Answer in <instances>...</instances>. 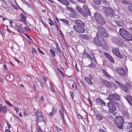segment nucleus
I'll list each match as a JSON object with an SVG mask.
<instances>
[{"label":"nucleus","instance_id":"obj_7","mask_svg":"<svg viewBox=\"0 0 132 132\" xmlns=\"http://www.w3.org/2000/svg\"><path fill=\"white\" fill-rule=\"evenodd\" d=\"M35 116L38 122H41L43 121V117L41 110H38L35 113Z\"/></svg>","mask_w":132,"mask_h":132},{"label":"nucleus","instance_id":"obj_52","mask_svg":"<svg viewBox=\"0 0 132 132\" xmlns=\"http://www.w3.org/2000/svg\"><path fill=\"white\" fill-rule=\"evenodd\" d=\"M73 92H71L70 93V96L72 97V100H74V95H73Z\"/></svg>","mask_w":132,"mask_h":132},{"label":"nucleus","instance_id":"obj_49","mask_svg":"<svg viewBox=\"0 0 132 132\" xmlns=\"http://www.w3.org/2000/svg\"><path fill=\"white\" fill-rule=\"evenodd\" d=\"M37 49L38 51L39 52V53H41L43 55H45V54L44 53L42 52L38 47H37Z\"/></svg>","mask_w":132,"mask_h":132},{"label":"nucleus","instance_id":"obj_47","mask_svg":"<svg viewBox=\"0 0 132 132\" xmlns=\"http://www.w3.org/2000/svg\"><path fill=\"white\" fill-rule=\"evenodd\" d=\"M59 72L61 73V76L62 77V78H63L64 77H65L63 73V72H62V71L60 70V69H59Z\"/></svg>","mask_w":132,"mask_h":132},{"label":"nucleus","instance_id":"obj_9","mask_svg":"<svg viewBox=\"0 0 132 132\" xmlns=\"http://www.w3.org/2000/svg\"><path fill=\"white\" fill-rule=\"evenodd\" d=\"M119 49L117 47L114 48L112 50V52L114 54L120 58H122L123 57V56L119 53Z\"/></svg>","mask_w":132,"mask_h":132},{"label":"nucleus","instance_id":"obj_16","mask_svg":"<svg viewBox=\"0 0 132 132\" xmlns=\"http://www.w3.org/2000/svg\"><path fill=\"white\" fill-rule=\"evenodd\" d=\"M128 31L126 30L125 29L123 28H120L119 30V32L120 35L123 38L125 35Z\"/></svg>","mask_w":132,"mask_h":132},{"label":"nucleus","instance_id":"obj_4","mask_svg":"<svg viewBox=\"0 0 132 132\" xmlns=\"http://www.w3.org/2000/svg\"><path fill=\"white\" fill-rule=\"evenodd\" d=\"M115 121L117 127L122 129L124 121L123 117L120 116H117L116 118Z\"/></svg>","mask_w":132,"mask_h":132},{"label":"nucleus","instance_id":"obj_2","mask_svg":"<svg viewBox=\"0 0 132 132\" xmlns=\"http://www.w3.org/2000/svg\"><path fill=\"white\" fill-rule=\"evenodd\" d=\"M74 22L76 23L75 25H73V28L74 30L79 33H84L85 29L84 28L85 26L84 23L78 19L75 20Z\"/></svg>","mask_w":132,"mask_h":132},{"label":"nucleus","instance_id":"obj_18","mask_svg":"<svg viewBox=\"0 0 132 132\" xmlns=\"http://www.w3.org/2000/svg\"><path fill=\"white\" fill-rule=\"evenodd\" d=\"M7 111V109L6 106H2L1 104H0V112H2L3 113H5Z\"/></svg>","mask_w":132,"mask_h":132},{"label":"nucleus","instance_id":"obj_19","mask_svg":"<svg viewBox=\"0 0 132 132\" xmlns=\"http://www.w3.org/2000/svg\"><path fill=\"white\" fill-rule=\"evenodd\" d=\"M125 36L123 38L126 40L128 41H130L132 39V37L131 35L129 33V32L126 33L125 35Z\"/></svg>","mask_w":132,"mask_h":132},{"label":"nucleus","instance_id":"obj_50","mask_svg":"<svg viewBox=\"0 0 132 132\" xmlns=\"http://www.w3.org/2000/svg\"><path fill=\"white\" fill-rule=\"evenodd\" d=\"M122 3L123 4L126 5L128 4V2L125 0H122Z\"/></svg>","mask_w":132,"mask_h":132},{"label":"nucleus","instance_id":"obj_46","mask_svg":"<svg viewBox=\"0 0 132 132\" xmlns=\"http://www.w3.org/2000/svg\"><path fill=\"white\" fill-rule=\"evenodd\" d=\"M14 109L16 111V112L17 113L19 112V110L18 108L16 106H14Z\"/></svg>","mask_w":132,"mask_h":132},{"label":"nucleus","instance_id":"obj_63","mask_svg":"<svg viewBox=\"0 0 132 132\" xmlns=\"http://www.w3.org/2000/svg\"><path fill=\"white\" fill-rule=\"evenodd\" d=\"M37 79H38V81H39L40 84H41V83H42L43 82V81L40 79L39 78L38 79L37 78Z\"/></svg>","mask_w":132,"mask_h":132},{"label":"nucleus","instance_id":"obj_30","mask_svg":"<svg viewBox=\"0 0 132 132\" xmlns=\"http://www.w3.org/2000/svg\"><path fill=\"white\" fill-rule=\"evenodd\" d=\"M50 87L52 92L55 93V90L54 88L53 87L52 83L50 81Z\"/></svg>","mask_w":132,"mask_h":132},{"label":"nucleus","instance_id":"obj_10","mask_svg":"<svg viewBox=\"0 0 132 132\" xmlns=\"http://www.w3.org/2000/svg\"><path fill=\"white\" fill-rule=\"evenodd\" d=\"M116 71L119 74L122 76H125L126 74L125 70L122 68H120L116 69Z\"/></svg>","mask_w":132,"mask_h":132},{"label":"nucleus","instance_id":"obj_28","mask_svg":"<svg viewBox=\"0 0 132 132\" xmlns=\"http://www.w3.org/2000/svg\"><path fill=\"white\" fill-rule=\"evenodd\" d=\"M83 57L84 58L89 57L90 56L84 50L82 53Z\"/></svg>","mask_w":132,"mask_h":132},{"label":"nucleus","instance_id":"obj_3","mask_svg":"<svg viewBox=\"0 0 132 132\" xmlns=\"http://www.w3.org/2000/svg\"><path fill=\"white\" fill-rule=\"evenodd\" d=\"M118 103L115 101H110L107 103V106L109 108V112L112 114L114 116L117 115V114L116 112V105L118 104Z\"/></svg>","mask_w":132,"mask_h":132},{"label":"nucleus","instance_id":"obj_13","mask_svg":"<svg viewBox=\"0 0 132 132\" xmlns=\"http://www.w3.org/2000/svg\"><path fill=\"white\" fill-rule=\"evenodd\" d=\"M102 80L103 86L109 87L110 86L111 84L109 81L103 79Z\"/></svg>","mask_w":132,"mask_h":132},{"label":"nucleus","instance_id":"obj_61","mask_svg":"<svg viewBox=\"0 0 132 132\" xmlns=\"http://www.w3.org/2000/svg\"><path fill=\"white\" fill-rule=\"evenodd\" d=\"M6 123L8 127L9 128V129H10L11 127V126L10 125L8 122H6Z\"/></svg>","mask_w":132,"mask_h":132},{"label":"nucleus","instance_id":"obj_58","mask_svg":"<svg viewBox=\"0 0 132 132\" xmlns=\"http://www.w3.org/2000/svg\"><path fill=\"white\" fill-rule=\"evenodd\" d=\"M33 87L34 89L35 90H37V87L36 85L35 84H33Z\"/></svg>","mask_w":132,"mask_h":132},{"label":"nucleus","instance_id":"obj_29","mask_svg":"<svg viewBox=\"0 0 132 132\" xmlns=\"http://www.w3.org/2000/svg\"><path fill=\"white\" fill-rule=\"evenodd\" d=\"M32 50L33 55L35 56H37V54L36 49L34 48H32Z\"/></svg>","mask_w":132,"mask_h":132},{"label":"nucleus","instance_id":"obj_40","mask_svg":"<svg viewBox=\"0 0 132 132\" xmlns=\"http://www.w3.org/2000/svg\"><path fill=\"white\" fill-rule=\"evenodd\" d=\"M123 116L126 118L129 117V115L128 112H125L123 113Z\"/></svg>","mask_w":132,"mask_h":132},{"label":"nucleus","instance_id":"obj_32","mask_svg":"<svg viewBox=\"0 0 132 132\" xmlns=\"http://www.w3.org/2000/svg\"><path fill=\"white\" fill-rule=\"evenodd\" d=\"M50 51L51 54L53 57H54L55 56L56 54L55 52V51L54 49H50Z\"/></svg>","mask_w":132,"mask_h":132},{"label":"nucleus","instance_id":"obj_24","mask_svg":"<svg viewBox=\"0 0 132 132\" xmlns=\"http://www.w3.org/2000/svg\"><path fill=\"white\" fill-rule=\"evenodd\" d=\"M125 97L129 104L132 105V97L130 95H127L126 97Z\"/></svg>","mask_w":132,"mask_h":132},{"label":"nucleus","instance_id":"obj_38","mask_svg":"<svg viewBox=\"0 0 132 132\" xmlns=\"http://www.w3.org/2000/svg\"><path fill=\"white\" fill-rule=\"evenodd\" d=\"M93 2L95 4L97 5H99L101 3L100 0H94Z\"/></svg>","mask_w":132,"mask_h":132},{"label":"nucleus","instance_id":"obj_60","mask_svg":"<svg viewBox=\"0 0 132 132\" xmlns=\"http://www.w3.org/2000/svg\"><path fill=\"white\" fill-rule=\"evenodd\" d=\"M77 117L79 119H81L82 117V116L79 114H78Z\"/></svg>","mask_w":132,"mask_h":132},{"label":"nucleus","instance_id":"obj_55","mask_svg":"<svg viewBox=\"0 0 132 132\" xmlns=\"http://www.w3.org/2000/svg\"><path fill=\"white\" fill-rule=\"evenodd\" d=\"M43 80L44 81L45 83H46V82L47 81V79L44 76H43Z\"/></svg>","mask_w":132,"mask_h":132},{"label":"nucleus","instance_id":"obj_33","mask_svg":"<svg viewBox=\"0 0 132 132\" xmlns=\"http://www.w3.org/2000/svg\"><path fill=\"white\" fill-rule=\"evenodd\" d=\"M72 16L75 18H76L78 16V13L76 11H74L72 14Z\"/></svg>","mask_w":132,"mask_h":132},{"label":"nucleus","instance_id":"obj_39","mask_svg":"<svg viewBox=\"0 0 132 132\" xmlns=\"http://www.w3.org/2000/svg\"><path fill=\"white\" fill-rule=\"evenodd\" d=\"M48 19L49 21V24L50 26H52L54 24L53 21L50 18H48Z\"/></svg>","mask_w":132,"mask_h":132},{"label":"nucleus","instance_id":"obj_20","mask_svg":"<svg viewBox=\"0 0 132 132\" xmlns=\"http://www.w3.org/2000/svg\"><path fill=\"white\" fill-rule=\"evenodd\" d=\"M78 37L80 39L85 40H88L89 38V37L85 34L79 35Z\"/></svg>","mask_w":132,"mask_h":132},{"label":"nucleus","instance_id":"obj_56","mask_svg":"<svg viewBox=\"0 0 132 132\" xmlns=\"http://www.w3.org/2000/svg\"><path fill=\"white\" fill-rule=\"evenodd\" d=\"M6 30L8 32L10 33V34L12 32L8 28H6Z\"/></svg>","mask_w":132,"mask_h":132},{"label":"nucleus","instance_id":"obj_57","mask_svg":"<svg viewBox=\"0 0 132 132\" xmlns=\"http://www.w3.org/2000/svg\"><path fill=\"white\" fill-rule=\"evenodd\" d=\"M6 103L10 106H12L11 104V103L9 102L8 101H7L6 100Z\"/></svg>","mask_w":132,"mask_h":132},{"label":"nucleus","instance_id":"obj_59","mask_svg":"<svg viewBox=\"0 0 132 132\" xmlns=\"http://www.w3.org/2000/svg\"><path fill=\"white\" fill-rule=\"evenodd\" d=\"M40 100L42 102L44 101V98L43 95H41V96Z\"/></svg>","mask_w":132,"mask_h":132},{"label":"nucleus","instance_id":"obj_62","mask_svg":"<svg viewBox=\"0 0 132 132\" xmlns=\"http://www.w3.org/2000/svg\"><path fill=\"white\" fill-rule=\"evenodd\" d=\"M59 112L60 115H62L64 114L63 111L62 110H59Z\"/></svg>","mask_w":132,"mask_h":132},{"label":"nucleus","instance_id":"obj_6","mask_svg":"<svg viewBox=\"0 0 132 132\" xmlns=\"http://www.w3.org/2000/svg\"><path fill=\"white\" fill-rule=\"evenodd\" d=\"M104 11L105 14L108 16L114 17V11L112 9L109 7H107L105 8Z\"/></svg>","mask_w":132,"mask_h":132},{"label":"nucleus","instance_id":"obj_54","mask_svg":"<svg viewBox=\"0 0 132 132\" xmlns=\"http://www.w3.org/2000/svg\"><path fill=\"white\" fill-rule=\"evenodd\" d=\"M72 86L73 88H75L76 89L77 87V85L75 83H73Z\"/></svg>","mask_w":132,"mask_h":132},{"label":"nucleus","instance_id":"obj_36","mask_svg":"<svg viewBox=\"0 0 132 132\" xmlns=\"http://www.w3.org/2000/svg\"><path fill=\"white\" fill-rule=\"evenodd\" d=\"M118 42H117L119 45L121 46L122 45H123L124 43V42H123V40L121 39H118Z\"/></svg>","mask_w":132,"mask_h":132},{"label":"nucleus","instance_id":"obj_44","mask_svg":"<svg viewBox=\"0 0 132 132\" xmlns=\"http://www.w3.org/2000/svg\"><path fill=\"white\" fill-rule=\"evenodd\" d=\"M128 10L130 12H132V5H129L127 6Z\"/></svg>","mask_w":132,"mask_h":132},{"label":"nucleus","instance_id":"obj_12","mask_svg":"<svg viewBox=\"0 0 132 132\" xmlns=\"http://www.w3.org/2000/svg\"><path fill=\"white\" fill-rule=\"evenodd\" d=\"M24 13V14L22 13L19 15V19L18 20L19 21H22L24 22L26 24V19L27 17L26 15H25V14L24 13Z\"/></svg>","mask_w":132,"mask_h":132},{"label":"nucleus","instance_id":"obj_11","mask_svg":"<svg viewBox=\"0 0 132 132\" xmlns=\"http://www.w3.org/2000/svg\"><path fill=\"white\" fill-rule=\"evenodd\" d=\"M76 9L77 10L78 12L80 13L81 14L83 15L85 17H86L87 16L86 13L84 11L78 6H76Z\"/></svg>","mask_w":132,"mask_h":132},{"label":"nucleus","instance_id":"obj_15","mask_svg":"<svg viewBox=\"0 0 132 132\" xmlns=\"http://www.w3.org/2000/svg\"><path fill=\"white\" fill-rule=\"evenodd\" d=\"M15 29L19 33H24L25 31L24 29L22 28L19 26L16 25L15 27Z\"/></svg>","mask_w":132,"mask_h":132},{"label":"nucleus","instance_id":"obj_64","mask_svg":"<svg viewBox=\"0 0 132 132\" xmlns=\"http://www.w3.org/2000/svg\"><path fill=\"white\" fill-rule=\"evenodd\" d=\"M56 128L57 130V131L58 132H59L61 131V129L60 128L56 126Z\"/></svg>","mask_w":132,"mask_h":132},{"label":"nucleus","instance_id":"obj_17","mask_svg":"<svg viewBox=\"0 0 132 132\" xmlns=\"http://www.w3.org/2000/svg\"><path fill=\"white\" fill-rule=\"evenodd\" d=\"M57 110V109L55 108L53 106L52 109V111L50 112V113L48 114L49 116L50 117H52L54 114L56 113Z\"/></svg>","mask_w":132,"mask_h":132},{"label":"nucleus","instance_id":"obj_42","mask_svg":"<svg viewBox=\"0 0 132 132\" xmlns=\"http://www.w3.org/2000/svg\"><path fill=\"white\" fill-rule=\"evenodd\" d=\"M122 89L126 92H127L128 90V89L124 85L122 87Z\"/></svg>","mask_w":132,"mask_h":132},{"label":"nucleus","instance_id":"obj_26","mask_svg":"<svg viewBox=\"0 0 132 132\" xmlns=\"http://www.w3.org/2000/svg\"><path fill=\"white\" fill-rule=\"evenodd\" d=\"M84 79L85 81V82L86 83L90 85H91L93 84V81L91 80L90 79V78L87 77H84Z\"/></svg>","mask_w":132,"mask_h":132},{"label":"nucleus","instance_id":"obj_48","mask_svg":"<svg viewBox=\"0 0 132 132\" xmlns=\"http://www.w3.org/2000/svg\"><path fill=\"white\" fill-rule=\"evenodd\" d=\"M116 83H117V84L121 87V88H122V87H123V86H124L122 84L120 83V82H118V81H116Z\"/></svg>","mask_w":132,"mask_h":132},{"label":"nucleus","instance_id":"obj_35","mask_svg":"<svg viewBox=\"0 0 132 132\" xmlns=\"http://www.w3.org/2000/svg\"><path fill=\"white\" fill-rule=\"evenodd\" d=\"M56 47L57 48V52H56L57 53V52H59L61 53V50L60 49L59 46L57 43H56Z\"/></svg>","mask_w":132,"mask_h":132},{"label":"nucleus","instance_id":"obj_21","mask_svg":"<svg viewBox=\"0 0 132 132\" xmlns=\"http://www.w3.org/2000/svg\"><path fill=\"white\" fill-rule=\"evenodd\" d=\"M83 8L87 14V15L90 16L91 15V13L89 9L87 6L86 5H84L83 6Z\"/></svg>","mask_w":132,"mask_h":132},{"label":"nucleus","instance_id":"obj_23","mask_svg":"<svg viewBox=\"0 0 132 132\" xmlns=\"http://www.w3.org/2000/svg\"><path fill=\"white\" fill-rule=\"evenodd\" d=\"M102 17V16L98 13H96L94 15V17L97 22Z\"/></svg>","mask_w":132,"mask_h":132},{"label":"nucleus","instance_id":"obj_43","mask_svg":"<svg viewBox=\"0 0 132 132\" xmlns=\"http://www.w3.org/2000/svg\"><path fill=\"white\" fill-rule=\"evenodd\" d=\"M104 55L108 59H109L111 56V55H110L109 53L106 52L104 53Z\"/></svg>","mask_w":132,"mask_h":132},{"label":"nucleus","instance_id":"obj_34","mask_svg":"<svg viewBox=\"0 0 132 132\" xmlns=\"http://www.w3.org/2000/svg\"><path fill=\"white\" fill-rule=\"evenodd\" d=\"M59 20L61 21L64 22L67 24H68L69 23L68 20L65 19H60Z\"/></svg>","mask_w":132,"mask_h":132},{"label":"nucleus","instance_id":"obj_8","mask_svg":"<svg viewBox=\"0 0 132 132\" xmlns=\"http://www.w3.org/2000/svg\"><path fill=\"white\" fill-rule=\"evenodd\" d=\"M97 29L104 37L106 38L108 36V33L103 27L101 26H99L98 27Z\"/></svg>","mask_w":132,"mask_h":132},{"label":"nucleus","instance_id":"obj_45","mask_svg":"<svg viewBox=\"0 0 132 132\" xmlns=\"http://www.w3.org/2000/svg\"><path fill=\"white\" fill-rule=\"evenodd\" d=\"M108 59L111 62L113 63H114V60L111 56V57H110Z\"/></svg>","mask_w":132,"mask_h":132},{"label":"nucleus","instance_id":"obj_27","mask_svg":"<svg viewBox=\"0 0 132 132\" xmlns=\"http://www.w3.org/2000/svg\"><path fill=\"white\" fill-rule=\"evenodd\" d=\"M102 72L104 76L110 79L111 78V76L104 70H103Z\"/></svg>","mask_w":132,"mask_h":132},{"label":"nucleus","instance_id":"obj_51","mask_svg":"<svg viewBox=\"0 0 132 132\" xmlns=\"http://www.w3.org/2000/svg\"><path fill=\"white\" fill-rule=\"evenodd\" d=\"M117 26L118 27H122V24L120 21H118V22Z\"/></svg>","mask_w":132,"mask_h":132},{"label":"nucleus","instance_id":"obj_25","mask_svg":"<svg viewBox=\"0 0 132 132\" xmlns=\"http://www.w3.org/2000/svg\"><path fill=\"white\" fill-rule=\"evenodd\" d=\"M97 22L99 24L102 25L105 24V20L102 17L99 19Z\"/></svg>","mask_w":132,"mask_h":132},{"label":"nucleus","instance_id":"obj_5","mask_svg":"<svg viewBox=\"0 0 132 132\" xmlns=\"http://www.w3.org/2000/svg\"><path fill=\"white\" fill-rule=\"evenodd\" d=\"M120 97L119 95L115 94H110L109 96V97L107 98V99L110 101H112L113 100L118 101L120 100Z\"/></svg>","mask_w":132,"mask_h":132},{"label":"nucleus","instance_id":"obj_41","mask_svg":"<svg viewBox=\"0 0 132 132\" xmlns=\"http://www.w3.org/2000/svg\"><path fill=\"white\" fill-rule=\"evenodd\" d=\"M96 117L97 120H101L103 119L102 117L100 115H96Z\"/></svg>","mask_w":132,"mask_h":132},{"label":"nucleus","instance_id":"obj_14","mask_svg":"<svg viewBox=\"0 0 132 132\" xmlns=\"http://www.w3.org/2000/svg\"><path fill=\"white\" fill-rule=\"evenodd\" d=\"M97 103L99 105H103L105 106L106 105V103L101 98L97 97L96 100Z\"/></svg>","mask_w":132,"mask_h":132},{"label":"nucleus","instance_id":"obj_37","mask_svg":"<svg viewBox=\"0 0 132 132\" xmlns=\"http://www.w3.org/2000/svg\"><path fill=\"white\" fill-rule=\"evenodd\" d=\"M24 35L27 37L29 41L30 42H32L33 40L31 38H30V36L28 35H27L26 33L24 34Z\"/></svg>","mask_w":132,"mask_h":132},{"label":"nucleus","instance_id":"obj_22","mask_svg":"<svg viewBox=\"0 0 132 132\" xmlns=\"http://www.w3.org/2000/svg\"><path fill=\"white\" fill-rule=\"evenodd\" d=\"M58 1L63 5L68 6L69 4V2L67 0H57Z\"/></svg>","mask_w":132,"mask_h":132},{"label":"nucleus","instance_id":"obj_31","mask_svg":"<svg viewBox=\"0 0 132 132\" xmlns=\"http://www.w3.org/2000/svg\"><path fill=\"white\" fill-rule=\"evenodd\" d=\"M89 67L90 68H95L96 67V65L95 62L92 61L90 65H88Z\"/></svg>","mask_w":132,"mask_h":132},{"label":"nucleus","instance_id":"obj_53","mask_svg":"<svg viewBox=\"0 0 132 132\" xmlns=\"http://www.w3.org/2000/svg\"><path fill=\"white\" fill-rule=\"evenodd\" d=\"M37 130L38 132H43L41 128L39 126L37 127Z\"/></svg>","mask_w":132,"mask_h":132},{"label":"nucleus","instance_id":"obj_1","mask_svg":"<svg viewBox=\"0 0 132 132\" xmlns=\"http://www.w3.org/2000/svg\"><path fill=\"white\" fill-rule=\"evenodd\" d=\"M94 42L98 46H102L104 49L108 48V46L102 35L99 32H97L96 37L94 38Z\"/></svg>","mask_w":132,"mask_h":132}]
</instances>
